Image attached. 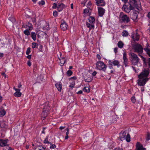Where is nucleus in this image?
<instances>
[{"instance_id":"864d4df0","label":"nucleus","mask_w":150,"mask_h":150,"mask_svg":"<svg viewBox=\"0 0 150 150\" xmlns=\"http://www.w3.org/2000/svg\"><path fill=\"white\" fill-rule=\"evenodd\" d=\"M69 134V132H67L66 133V136L65 137V139H68V135Z\"/></svg>"},{"instance_id":"7c9ffc66","label":"nucleus","mask_w":150,"mask_h":150,"mask_svg":"<svg viewBox=\"0 0 150 150\" xmlns=\"http://www.w3.org/2000/svg\"><path fill=\"white\" fill-rule=\"evenodd\" d=\"M49 137V136H47L43 142L44 144L48 143V144H50V142L48 140V138Z\"/></svg>"},{"instance_id":"a19ab883","label":"nucleus","mask_w":150,"mask_h":150,"mask_svg":"<svg viewBox=\"0 0 150 150\" xmlns=\"http://www.w3.org/2000/svg\"><path fill=\"white\" fill-rule=\"evenodd\" d=\"M6 112L4 111H0V116L2 117L4 116Z\"/></svg>"},{"instance_id":"c85d7f7f","label":"nucleus","mask_w":150,"mask_h":150,"mask_svg":"<svg viewBox=\"0 0 150 150\" xmlns=\"http://www.w3.org/2000/svg\"><path fill=\"white\" fill-rule=\"evenodd\" d=\"M126 139L127 142H129L130 141V136L129 134L127 133L126 136Z\"/></svg>"},{"instance_id":"58836bf2","label":"nucleus","mask_w":150,"mask_h":150,"mask_svg":"<svg viewBox=\"0 0 150 150\" xmlns=\"http://www.w3.org/2000/svg\"><path fill=\"white\" fill-rule=\"evenodd\" d=\"M49 144H50V149H54L56 148V146L55 144H52L51 142Z\"/></svg>"},{"instance_id":"423d86ee","label":"nucleus","mask_w":150,"mask_h":150,"mask_svg":"<svg viewBox=\"0 0 150 150\" xmlns=\"http://www.w3.org/2000/svg\"><path fill=\"white\" fill-rule=\"evenodd\" d=\"M120 20L123 22L128 23L130 21L129 17L125 14H124L122 12L120 13Z\"/></svg>"},{"instance_id":"e433bc0d","label":"nucleus","mask_w":150,"mask_h":150,"mask_svg":"<svg viewBox=\"0 0 150 150\" xmlns=\"http://www.w3.org/2000/svg\"><path fill=\"white\" fill-rule=\"evenodd\" d=\"M72 72L70 70H68L67 72V75L68 76H71L72 74Z\"/></svg>"},{"instance_id":"4d7b16f0","label":"nucleus","mask_w":150,"mask_h":150,"mask_svg":"<svg viewBox=\"0 0 150 150\" xmlns=\"http://www.w3.org/2000/svg\"><path fill=\"white\" fill-rule=\"evenodd\" d=\"M91 2L90 1H89L88 2V3L87 4V6L88 7L89 6H91Z\"/></svg>"},{"instance_id":"4be33fe9","label":"nucleus","mask_w":150,"mask_h":150,"mask_svg":"<svg viewBox=\"0 0 150 150\" xmlns=\"http://www.w3.org/2000/svg\"><path fill=\"white\" fill-rule=\"evenodd\" d=\"M7 141L6 140H0V146L3 147L7 145Z\"/></svg>"},{"instance_id":"8fccbe9b","label":"nucleus","mask_w":150,"mask_h":150,"mask_svg":"<svg viewBox=\"0 0 150 150\" xmlns=\"http://www.w3.org/2000/svg\"><path fill=\"white\" fill-rule=\"evenodd\" d=\"M57 4H56L55 3H54L53 4V5L52 6V8H53V9H55L57 7Z\"/></svg>"},{"instance_id":"774afa93","label":"nucleus","mask_w":150,"mask_h":150,"mask_svg":"<svg viewBox=\"0 0 150 150\" xmlns=\"http://www.w3.org/2000/svg\"><path fill=\"white\" fill-rule=\"evenodd\" d=\"M6 149L7 150H13V149H12L10 147L8 146L6 148Z\"/></svg>"},{"instance_id":"338daca9","label":"nucleus","mask_w":150,"mask_h":150,"mask_svg":"<svg viewBox=\"0 0 150 150\" xmlns=\"http://www.w3.org/2000/svg\"><path fill=\"white\" fill-rule=\"evenodd\" d=\"M1 75L4 76L5 78L6 77V75L5 74V73L4 72L1 73Z\"/></svg>"},{"instance_id":"79ce46f5","label":"nucleus","mask_w":150,"mask_h":150,"mask_svg":"<svg viewBox=\"0 0 150 150\" xmlns=\"http://www.w3.org/2000/svg\"><path fill=\"white\" fill-rule=\"evenodd\" d=\"M36 150H45V149L40 146H37L36 148Z\"/></svg>"},{"instance_id":"052dcab7","label":"nucleus","mask_w":150,"mask_h":150,"mask_svg":"<svg viewBox=\"0 0 150 150\" xmlns=\"http://www.w3.org/2000/svg\"><path fill=\"white\" fill-rule=\"evenodd\" d=\"M97 57L99 59H100L101 58V57L100 56L99 54H98L97 55Z\"/></svg>"},{"instance_id":"a211bd4d","label":"nucleus","mask_w":150,"mask_h":150,"mask_svg":"<svg viewBox=\"0 0 150 150\" xmlns=\"http://www.w3.org/2000/svg\"><path fill=\"white\" fill-rule=\"evenodd\" d=\"M68 27V26L67 24L64 21L63 23H62L60 25L61 29L64 31L66 30L67 28Z\"/></svg>"},{"instance_id":"a18cd8bd","label":"nucleus","mask_w":150,"mask_h":150,"mask_svg":"<svg viewBox=\"0 0 150 150\" xmlns=\"http://www.w3.org/2000/svg\"><path fill=\"white\" fill-rule=\"evenodd\" d=\"M5 123L4 121L1 122L0 123V126L1 127H5Z\"/></svg>"},{"instance_id":"f257e3e1","label":"nucleus","mask_w":150,"mask_h":150,"mask_svg":"<svg viewBox=\"0 0 150 150\" xmlns=\"http://www.w3.org/2000/svg\"><path fill=\"white\" fill-rule=\"evenodd\" d=\"M130 6L129 7L127 6L124 5L122 9L126 12L129 13L131 10L136 8L139 11L142 9L139 0H129Z\"/></svg>"},{"instance_id":"69168bd1","label":"nucleus","mask_w":150,"mask_h":150,"mask_svg":"<svg viewBox=\"0 0 150 150\" xmlns=\"http://www.w3.org/2000/svg\"><path fill=\"white\" fill-rule=\"evenodd\" d=\"M83 91L82 90H80L77 93L78 94H81L82 93Z\"/></svg>"},{"instance_id":"c03bdc74","label":"nucleus","mask_w":150,"mask_h":150,"mask_svg":"<svg viewBox=\"0 0 150 150\" xmlns=\"http://www.w3.org/2000/svg\"><path fill=\"white\" fill-rule=\"evenodd\" d=\"M146 140L147 141L150 139V134L148 133L146 137Z\"/></svg>"},{"instance_id":"ea45409f","label":"nucleus","mask_w":150,"mask_h":150,"mask_svg":"<svg viewBox=\"0 0 150 150\" xmlns=\"http://www.w3.org/2000/svg\"><path fill=\"white\" fill-rule=\"evenodd\" d=\"M89 12V10L88 9L86 8L84 9L83 11V13L84 14H88ZM89 15H90V14L89 13V14H88Z\"/></svg>"},{"instance_id":"6ab92c4d","label":"nucleus","mask_w":150,"mask_h":150,"mask_svg":"<svg viewBox=\"0 0 150 150\" xmlns=\"http://www.w3.org/2000/svg\"><path fill=\"white\" fill-rule=\"evenodd\" d=\"M132 38L133 39V40L134 41H138L139 38V35L137 33L133 34L131 36Z\"/></svg>"},{"instance_id":"f8f14e48","label":"nucleus","mask_w":150,"mask_h":150,"mask_svg":"<svg viewBox=\"0 0 150 150\" xmlns=\"http://www.w3.org/2000/svg\"><path fill=\"white\" fill-rule=\"evenodd\" d=\"M13 89L16 91L14 93V96L17 97H19L21 96L22 93L20 92L21 90L19 89L16 88L15 87H13Z\"/></svg>"},{"instance_id":"bb28decb","label":"nucleus","mask_w":150,"mask_h":150,"mask_svg":"<svg viewBox=\"0 0 150 150\" xmlns=\"http://www.w3.org/2000/svg\"><path fill=\"white\" fill-rule=\"evenodd\" d=\"M60 61V65L62 66L65 63L66 59H59Z\"/></svg>"},{"instance_id":"dca6fc26","label":"nucleus","mask_w":150,"mask_h":150,"mask_svg":"<svg viewBox=\"0 0 150 150\" xmlns=\"http://www.w3.org/2000/svg\"><path fill=\"white\" fill-rule=\"evenodd\" d=\"M65 7V6L63 3H59L57 4V8L59 12L62 11Z\"/></svg>"},{"instance_id":"13d9d810","label":"nucleus","mask_w":150,"mask_h":150,"mask_svg":"<svg viewBox=\"0 0 150 150\" xmlns=\"http://www.w3.org/2000/svg\"><path fill=\"white\" fill-rule=\"evenodd\" d=\"M97 73L96 71H94L92 74V75L93 76H94L96 75Z\"/></svg>"},{"instance_id":"6e6552de","label":"nucleus","mask_w":150,"mask_h":150,"mask_svg":"<svg viewBox=\"0 0 150 150\" xmlns=\"http://www.w3.org/2000/svg\"><path fill=\"white\" fill-rule=\"evenodd\" d=\"M50 107L49 106H45L44 109L45 110L44 111L42 112L41 114L42 116L43 117V120L46 118L47 116V112L49 111L50 110Z\"/></svg>"},{"instance_id":"39448f33","label":"nucleus","mask_w":150,"mask_h":150,"mask_svg":"<svg viewBox=\"0 0 150 150\" xmlns=\"http://www.w3.org/2000/svg\"><path fill=\"white\" fill-rule=\"evenodd\" d=\"M134 51L139 53L142 54L143 52V48L140 44L137 43L135 44L133 46Z\"/></svg>"},{"instance_id":"a878e982","label":"nucleus","mask_w":150,"mask_h":150,"mask_svg":"<svg viewBox=\"0 0 150 150\" xmlns=\"http://www.w3.org/2000/svg\"><path fill=\"white\" fill-rule=\"evenodd\" d=\"M124 45V44L121 41H119L117 43V46L118 47L120 48L123 47Z\"/></svg>"},{"instance_id":"f03ea898","label":"nucleus","mask_w":150,"mask_h":150,"mask_svg":"<svg viewBox=\"0 0 150 150\" xmlns=\"http://www.w3.org/2000/svg\"><path fill=\"white\" fill-rule=\"evenodd\" d=\"M130 60L132 64L134 65H137L138 63L139 62V59L137 57V54L131 52L129 54Z\"/></svg>"},{"instance_id":"c9c22d12","label":"nucleus","mask_w":150,"mask_h":150,"mask_svg":"<svg viewBox=\"0 0 150 150\" xmlns=\"http://www.w3.org/2000/svg\"><path fill=\"white\" fill-rule=\"evenodd\" d=\"M84 81L86 82H90L92 80V79L90 77H89L87 79H86V78L85 77L84 78Z\"/></svg>"},{"instance_id":"9b49d317","label":"nucleus","mask_w":150,"mask_h":150,"mask_svg":"<svg viewBox=\"0 0 150 150\" xmlns=\"http://www.w3.org/2000/svg\"><path fill=\"white\" fill-rule=\"evenodd\" d=\"M96 4L98 6H104L105 4V1L104 0H95Z\"/></svg>"},{"instance_id":"f704fd0d","label":"nucleus","mask_w":150,"mask_h":150,"mask_svg":"<svg viewBox=\"0 0 150 150\" xmlns=\"http://www.w3.org/2000/svg\"><path fill=\"white\" fill-rule=\"evenodd\" d=\"M25 30L24 31V34L27 35H30V33L29 32V30Z\"/></svg>"},{"instance_id":"de8ad7c7","label":"nucleus","mask_w":150,"mask_h":150,"mask_svg":"<svg viewBox=\"0 0 150 150\" xmlns=\"http://www.w3.org/2000/svg\"><path fill=\"white\" fill-rule=\"evenodd\" d=\"M42 46L40 44H38L39 49L40 51H42Z\"/></svg>"},{"instance_id":"49530a36","label":"nucleus","mask_w":150,"mask_h":150,"mask_svg":"<svg viewBox=\"0 0 150 150\" xmlns=\"http://www.w3.org/2000/svg\"><path fill=\"white\" fill-rule=\"evenodd\" d=\"M131 100L133 103H134L136 102V99L135 97H132L131 98Z\"/></svg>"},{"instance_id":"72a5a7b5","label":"nucleus","mask_w":150,"mask_h":150,"mask_svg":"<svg viewBox=\"0 0 150 150\" xmlns=\"http://www.w3.org/2000/svg\"><path fill=\"white\" fill-rule=\"evenodd\" d=\"M83 90L84 91L87 93H89L90 92V89L88 87H85L83 89Z\"/></svg>"},{"instance_id":"473e14b6","label":"nucleus","mask_w":150,"mask_h":150,"mask_svg":"<svg viewBox=\"0 0 150 150\" xmlns=\"http://www.w3.org/2000/svg\"><path fill=\"white\" fill-rule=\"evenodd\" d=\"M122 35L123 36H127L128 35V33L127 31L125 30L122 32Z\"/></svg>"},{"instance_id":"3c124183","label":"nucleus","mask_w":150,"mask_h":150,"mask_svg":"<svg viewBox=\"0 0 150 150\" xmlns=\"http://www.w3.org/2000/svg\"><path fill=\"white\" fill-rule=\"evenodd\" d=\"M53 15L54 16H55V17L57 16L58 15V13H57V12L56 11H54Z\"/></svg>"},{"instance_id":"0e129e2a","label":"nucleus","mask_w":150,"mask_h":150,"mask_svg":"<svg viewBox=\"0 0 150 150\" xmlns=\"http://www.w3.org/2000/svg\"><path fill=\"white\" fill-rule=\"evenodd\" d=\"M65 128V126H64V127H62V126H61V127H60L59 128V129L62 130L63 129H64Z\"/></svg>"},{"instance_id":"bf43d9fd","label":"nucleus","mask_w":150,"mask_h":150,"mask_svg":"<svg viewBox=\"0 0 150 150\" xmlns=\"http://www.w3.org/2000/svg\"><path fill=\"white\" fill-rule=\"evenodd\" d=\"M147 16L150 19V12L148 13L147 15Z\"/></svg>"},{"instance_id":"680f3d73","label":"nucleus","mask_w":150,"mask_h":150,"mask_svg":"<svg viewBox=\"0 0 150 150\" xmlns=\"http://www.w3.org/2000/svg\"><path fill=\"white\" fill-rule=\"evenodd\" d=\"M27 64H28V65L29 66H30L31 65V63L30 61H29L28 62Z\"/></svg>"},{"instance_id":"7ed1b4c3","label":"nucleus","mask_w":150,"mask_h":150,"mask_svg":"<svg viewBox=\"0 0 150 150\" xmlns=\"http://www.w3.org/2000/svg\"><path fill=\"white\" fill-rule=\"evenodd\" d=\"M150 69H144L141 73L138 75V77L148 79L147 77L149 73Z\"/></svg>"},{"instance_id":"2f4dec72","label":"nucleus","mask_w":150,"mask_h":150,"mask_svg":"<svg viewBox=\"0 0 150 150\" xmlns=\"http://www.w3.org/2000/svg\"><path fill=\"white\" fill-rule=\"evenodd\" d=\"M139 56H140L142 58V59L144 63L145 64V65H146L147 64V62L146 61V59L144 57L142 56L141 55H140L139 54Z\"/></svg>"},{"instance_id":"5fc2aeb1","label":"nucleus","mask_w":150,"mask_h":150,"mask_svg":"<svg viewBox=\"0 0 150 150\" xmlns=\"http://www.w3.org/2000/svg\"><path fill=\"white\" fill-rule=\"evenodd\" d=\"M49 25H48L46 27H43V29L44 30L45 29V30H48L49 29Z\"/></svg>"},{"instance_id":"4468645a","label":"nucleus","mask_w":150,"mask_h":150,"mask_svg":"<svg viewBox=\"0 0 150 150\" xmlns=\"http://www.w3.org/2000/svg\"><path fill=\"white\" fill-rule=\"evenodd\" d=\"M139 13V12L138 11H134L132 14V18L134 21H136L137 19Z\"/></svg>"},{"instance_id":"9d476101","label":"nucleus","mask_w":150,"mask_h":150,"mask_svg":"<svg viewBox=\"0 0 150 150\" xmlns=\"http://www.w3.org/2000/svg\"><path fill=\"white\" fill-rule=\"evenodd\" d=\"M22 27L25 28V30H31L33 28L32 24L29 22L26 23L25 24L23 25Z\"/></svg>"},{"instance_id":"09e8293b","label":"nucleus","mask_w":150,"mask_h":150,"mask_svg":"<svg viewBox=\"0 0 150 150\" xmlns=\"http://www.w3.org/2000/svg\"><path fill=\"white\" fill-rule=\"evenodd\" d=\"M75 85V83L74 82H72L70 85L69 86V87L70 88H73L74 87Z\"/></svg>"},{"instance_id":"b1692460","label":"nucleus","mask_w":150,"mask_h":150,"mask_svg":"<svg viewBox=\"0 0 150 150\" xmlns=\"http://www.w3.org/2000/svg\"><path fill=\"white\" fill-rule=\"evenodd\" d=\"M55 86L58 89L59 91H61L62 89L61 84L59 83H57L55 84Z\"/></svg>"},{"instance_id":"37998d69","label":"nucleus","mask_w":150,"mask_h":150,"mask_svg":"<svg viewBox=\"0 0 150 150\" xmlns=\"http://www.w3.org/2000/svg\"><path fill=\"white\" fill-rule=\"evenodd\" d=\"M30 47H28L27 48V50L26 52V54L27 55H29L30 52Z\"/></svg>"},{"instance_id":"6e6d98bb","label":"nucleus","mask_w":150,"mask_h":150,"mask_svg":"<svg viewBox=\"0 0 150 150\" xmlns=\"http://www.w3.org/2000/svg\"><path fill=\"white\" fill-rule=\"evenodd\" d=\"M114 150H123L122 149L119 147L115 148Z\"/></svg>"},{"instance_id":"4c0bfd02","label":"nucleus","mask_w":150,"mask_h":150,"mask_svg":"<svg viewBox=\"0 0 150 150\" xmlns=\"http://www.w3.org/2000/svg\"><path fill=\"white\" fill-rule=\"evenodd\" d=\"M45 4L44 1L42 0L38 2V4L40 6H43Z\"/></svg>"},{"instance_id":"2eb2a0df","label":"nucleus","mask_w":150,"mask_h":150,"mask_svg":"<svg viewBox=\"0 0 150 150\" xmlns=\"http://www.w3.org/2000/svg\"><path fill=\"white\" fill-rule=\"evenodd\" d=\"M123 56V63L125 67H126L127 66V64L128 63V60L127 57V54L125 52H124Z\"/></svg>"},{"instance_id":"cd10ccee","label":"nucleus","mask_w":150,"mask_h":150,"mask_svg":"<svg viewBox=\"0 0 150 150\" xmlns=\"http://www.w3.org/2000/svg\"><path fill=\"white\" fill-rule=\"evenodd\" d=\"M31 38L34 41L36 40V35L35 33L34 32H32L31 33Z\"/></svg>"},{"instance_id":"0eeeda50","label":"nucleus","mask_w":150,"mask_h":150,"mask_svg":"<svg viewBox=\"0 0 150 150\" xmlns=\"http://www.w3.org/2000/svg\"><path fill=\"white\" fill-rule=\"evenodd\" d=\"M138 78L139 79L137 80V83L138 85L141 86H143L144 85L146 82L148 80V79Z\"/></svg>"},{"instance_id":"412c9836","label":"nucleus","mask_w":150,"mask_h":150,"mask_svg":"<svg viewBox=\"0 0 150 150\" xmlns=\"http://www.w3.org/2000/svg\"><path fill=\"white\" fill-rule=\"evenodd\" d=\"M86 25L87 27L89 28L90 30H91L92 28H94V24L92 23H89L88 22H86Z\"/></svg>"},{"instance_id":"f3484780","label":"nucleus","mask_w":150,"mask_h":150,"mask_svg":"<svg viewBox=\"0 0 150 150\" xmlns=\"http://www.w3.org/2000/svg\"><path fill=\"white\" fill-rule=\"evenodd\" d=\"M136 150H146V149L143 147L142 145L138 142L136 144Z\"/></svg>"},{"instance_id":"aec40b11","label":"nucleus","mask_w":150,"mask_h":150,"mask_svg":"<svg viewBox=\"0 0 150 150\" xmlns=\"http://www.w3.org/2000/svg\"><path fill=\"white\" fill-rule=\"evenodd\" d=\"M127 133H126V132H121L120 134V139L122 141L124 140L125 137L126 136Z\"/></svg>"},{"instance_id":"20e7f679","label":"nucleus","mask_w":150,"mask_h":150,"mask_svg":"<svg viewBox=\"0 0 150 150\" xmlns=\"http://www.w3.org/2000/svg\"><path fill=\"white\" fill-rule=\"evenodd\" d=\"M96 67L98 70H102L105 71L106 70L107 66L103 62L100 61L96 63Z\"/></svg>"},{"instance_id":"ddd939ff","label":"nucleus","mask_w":150,"mask_h":150,"mask_svg":"<svg viewBox=\"0 0 150 150\" xmlns=\"http://www.w3.org/2000/svg\"><path fill=\"white\" fill-rule=\"evenodd\" d=\"M98 14L100 16L102 17L105 13V10L102 7H98Z\"/></svg>"},{"instance_id":"1a4fd4ad","label":"nucleus","mask_w":150,"mask_h":150,"mask_svg":"<svg viewBox=\"0 0 150 150\" xmlns=\"http://www.w3.org/2000/svg\"><path fill=\"white\" fill-rule=\"evenodd\" d=\"M109 63L111 65L113 64L114 66H117L118 67H119L121 66L119 62L117 60H114L112 61L110 60L109 61Z\"/></svg>"},{"instance_id":"603ef678","label":"nucleus","mask_w":150,"mask_h":150,"mask_svg":"<svg viewBox=\"0 0 150 150\" xmlns=\"http://www.w3.org/2000/svg\"><path fill=\"white\" fill-rule=\"evenodd\" d=\"M147 63L148 64V65L149 66V68H150V58H149L147 60Z\"/></svg>"},{"instance_id":"e2e57ef3","label":"nucleus","mask_w":150,"mask_h":150,"mask_svg":"<svg viewBox=\"0 0 150 150\" xmlns=\"http://www.w3.org/2000/svg\"><path fill=\"white\" fill-rule=\"evenodd\" d=\"M117 47H115L114 48V51L115 53H117Z\"/></svg>"},{"instance_id":"393cba45","label":"nucleus","mask_w":150,"mask_h":150,"mask_svg":"<svg viewBox=\"0 0 150 150\" xmlns=\"http://www.w3.org/2000/svg\"><path fill=\"white\" fill-rule=\"evenodd\" d=\"M144 50L146 53L150 52V46H149V44L148 43L146 44V46L144 48Z\"/></svg>"},{"instance_id":"5701e85b","label":"nucleus","mask_w":150,"mask_h":150,"mask_svg":"<svg viewBox=\"0 0 150 150\" xmlns=\"http://www.w3.org/2000/svg\"><path fill=\"white\" fill-rule=\"evenodd\" d=\"M88 21L90 23L94 24L95 22V19L93 16H90L88 19Z\"/></svg>"},{"instance_id":"c756f323","label":"nucleus","mask_w":150,"mask_h":150,"mask_svg":"<svg viewBox=\"0 0 150 150\" xmlns=\"http://www.w3.org/2000/svg\"><path fill=\"white\" fill-rule=\"evenodd\" d=\"M32 47L33 48H38V44L36 43L35 42H33L32 44Z\"/></svg>"}]
</instances>
